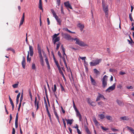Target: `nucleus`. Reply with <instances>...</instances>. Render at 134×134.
I'll list each match as a JSON object with an SVG mask.
<instances>
[{
    "mask_svg": "<svg viewBox=\"0 0 134 134\" xmlns=\"http://www.w3.org/2000/svg\"><path fill=\"white\" fill-rule=\"evenodd\" d=\"M73 40L76 41L75 42L76 44L79 45L80 46L85 47L88 46L87 44L85 43L82 41L80 40L78 38H74Z\"/></svg>",
    "mask_w": 134,
    "mask_h": 134,
    "instance_id": "1",
    "label": "nucleus"
},
{
    "mask_svg": "<svg viewBox=\"0 0 134 134\" xmlns=\"http://www.w3.org/2000/svg\"><path fill=\"white\" fill-rule=\"evenodd\" d=\"M102 59H97L95 60H93L92 62H90V63L91 66H93L99 64L102 61Z\"/></svg>",
    "mask_w": 134,
    "mask_h": 134,
    "instance_id": "2",
    "label": "nucleus"
},
{
    "mask_svg": "<svg viewBox=\"0 0 134 134\" xmlns=\"http://www.w3.org/2000/svg\"><path fill=\"white\" fill-rule=\"evenodd\" d=\"M108 77L107 76L105 75L103 76L102 79V87L103 88H105L107 86Z\"/></svg>",
    "mask_w": 134,
    "mask_h": 134,
    "instance_id": "3",
    "label": "nucleus"
},
{
    "mask_svg": "<svg viewBox=\"0 0 134 134\" xmlns=\"http://www.w3.org/2000/svg\"><path fill=\"white\" fill-rule=\"evenodd\" d=\"M51 11L52 13L53 16L55 17L57 22L59 23V25H60L62 20L60 19L59 18L58 16L56 15V13L53 9H51Z\"/></svg>",
    "mask_w": 134,
    "mask_h": 134,
    "instance_id": "4",
    "label": "nucleus"
},
{
    "mask_svg": "<svg viewBox=\"0 0 134 134\" xmlns=\"http://www.w3.org/2000/svg\"><path fill=\"white\" fill-rule=\"evenodd\" d=\"M116 83H114L111 86L109 87L106 90L105 92H109L115 90V88Z\"/></svg>",
    "mask_w": 134,
    "mask_h": 134,
    "instance_id": "5",
    "label": "nucleus"
},
{
    "mask_svg": "<svg viewBox=\"0 0 134 134\" xmlns=\"http://www.w3.org/2000/svg\"><path fill=\"white\" fill-rule=\"evenodd\" d=\"M63 36L64 38L68 40H73L74 39L73 38H72L71 36L70 35L67 34H64L63 35Z\"/></svg>",
    "mask_w": 134,
    "mask_h": 134,
    "instance_id": "6",
    "label": "nucleus"
},
{
    "mask_svg": "<svg viewBox=\"0 0 134 134\" xmlns=\"http://www.w3.org/2000/svg\"><path fill=\"white\" fill-rule=\"evenodd\" d=\"M37 97H36L35 98V100L34 102V104L35 107H36V111H37L38 109L39 108V101H37Z\"/></svg>",
    "mask_w": 134,
    "mask_h": 134,
    "instance_id": "7",
    "label": "nucleus"
},
{
    "mask_svg": "<svg viewBox=\"0 0 134 134\" xmlns=\"http://www.w3.org/2000/svg\"><path fill=\"white\" fill-rule=\"evenodd\" d=\"M29 46V51L30 55L31 56H32L34 54L33 49L32 46Z\"/></svg>",
    "mask_w": 134,
    "mask_h": 134,
    "instance_id": "8",
    "label": "nucleus"
},
{
    "mask_svg": "<svg viewBox=\"0 0 134 134\" xmlns=\"http://www.w3.org/2000/svg\"><path fill=\"white\" fill-rule=\"evenodd\" d=\"M90 78L92 84L94 86H96L97 85V83L95 81V80L93 79L91 75L90 76Z\"/></svg>",
    "mask_w": 134,
    "mask_h": 134,
    "instance_id": "9",
    "label": "nucleus"
},
{
    "mask_svg": "<svg viewBox=\"0 0 134 134\" xmlns=\"http://www.w3.org/2000/svg\"><path fill=\"white\" fill-rule=\"evenodd\" d=\"M18 113H17L16 115V118L15 120V128H17L18 127Z\"/></svg>",
    "mask_w": 134,
    "mask_h": 134,
    "instance_id": "10",
    "label": "nucleus"
},
{
    "mask_svg": "<svg viewBox=\"0 0 134 134\" xmlns=\"http://www.w3.org/2000/svg\"><path fill=\"white\" fill-rule=\"evenodd\" d=\"M25 13H23V15L20 21V23L19 25V27H20L23 23L24 20Z\"/></svg>",
    "mask_w": 134,
    "mask_h": 134,
    "instance_id": "11",
    "label": "nucleus"
},
{
    "mask_svg": "<svg viewBox=\"0 0 134 134\" xmlns=\"http://www.w3.org/2000/svg\"><path fill=\"white\" fill-rule=\"evenodd\" d=\"M65 120L66 121L67 124H69L70 125L72 124L73 122L74 121L73 119H65Z\"/></svg>",
    "mask_w": 134,
    "mask_h": 134,
    "instance_id": "12",
    "label": "nucleus"
},
{
    "mask_svg": "<svg viewBox=\"0 0 134 134\" xmlns=\"http://www.w3.org/2000/svg\"><path fill=\"white\" fill-rule=\"evenodd\" d=\"M64 4L65 5L67 8H70L71 9H72V7L69 4V2H65L64 3Z\"/></svg>",
    "mask_w": 134,
    "mask_h": 134,
    "instance_id": "13",
    "label": "nucleus"
},
{
    "mask_svg": "<svg viewBox=\"0 0 134 134\" xmlns=\"http://www.w3.org/2000/svg\"><path fill=\"white\" fill-rule=\"evenodd\" d=\"M61 48L62 49L63 52V56L64 57V55H65L66 58H67V55L65 53V49L63 44L61 45Z\"/></svg>",
    "mask_w": 134,
    "mask_h": 134,
    "instance_id": "14",
    "label": "nucleus"
},
{
    "mask_svg": "<svg viewBox=\"0 0 134 134\" xmlns=\"http://www.w3.org/2000/svg\"><path fill=\"white\" fill-rule=\"evenodd\" d=\"M57 86L55 84H54V88L52 87V90L53 92L54 93L55 96L56 98H57V96L55 94V92H56L57 90Z\"/></svg>",
    "mask_w": 134,
    "mask_h": 134,
    "instance_id": "15",
    "label": "nucleus"
},
{
    "mask_svg": "<svg viewBox=\"0 0 134 134\" xmlns=\"http://www.w3.org/2000/svg\"><path fill=\"white\" fill-rule=\"evenodd\" d=\"M46 63L47 64V67L48 69H50V66L49 63L48 62V59L46 57V58H45V59Z\"/></svg>",
    "mask_w": 134,
    "mask_h": 134,
    "instance_id": "16",
    "label": "nucleus"
},
{
    "mask_svg": "<svg viewBox=\"0 0 134 134\" xmlns=\"http://www.w3.org/2000/svg\"><path fill=\"white\" fill-rule=\"evenodd\" d=\"M116 102L118 104L121 106H123L124 105V103L118 99L116 100Z\"/></svg>",
    "mask_w": 134,
    "mask_h": 134,
    "instance_id": "17",
    "label": "nucleus"
},
{
    "mask_svg": "<svg viewBox=\"0 0 134 134\" xmlns=\"http://www.w3.org/2000/svg\"><path fill=\"white\" fill-rule=\"evenodd\" d=\"M78 26L80 28V30L81 31H82L83 28H84V26L81 23H79L78 25Z\"/></svg>",
    "mask_w": 134,
    "mask_h": 134,
    "instance_id": "18",
    "label": "nucleus"
},
{
    "mask_svg": "<svg viewBox=\"0 0 134 134\" xmlns=\"http://www.w3.org/2000/svg\"><path fill=\"white\" fill-rule=\"evenodd\" d=\"M42 4L41 0H39L38 7L40 10H43L42 7Z\"/></svg>",
    "mask_w": 134,
    "mask_h": 134,
    "instance_id": "19",
    "label": "nucleus"
},
{
    "mask_svg": "<svg viewBox=\"0 0 134 134\" xmlns=\"http://www.w3.org/2000/svg\"><path fill=\"white\" fill-rule=\"evenodd\" d=\"M60 37H57L55 38L53 40V43L54 44H55L56 42L59 41L60 40Z\"/></svg>",
    "mask_w": 134,
    "mask_h": 134,
    "instance_id": "20",
    "label": "nucleus"
},
{
    "mask_svg": "<svg viewBox=\"0 0 134 134\" xmlns=\"http://www.w3.org/2000/svg\"><path fill=\"white\" fill-rule=\"evenodd\" d=\"M76 113L77 116L79 117L80 121H81L82 119V117L81 115L80 114V113L79 111Z\"/></svg>",
    "mask_w": 134,
    "mask_h": 134,
    "instance_id": "21",
    "label": "nucleus"
},
{
    "mask_svg": "<svg viewBox=\"0 0 134 134\" xmlns=\"http://www.w3.org/2000/svg\"><path fill=\"white\" fill-rule=\"evenodd\" d=\"M63 30H65L66 31H68L69 33H72V34H75V32H72L71 31L69 30H68V29L67 28H64L63 29Z\"/></svg>",
    "mask_w": 134,
    "mask_h": 134,
    "instance_id": "22",
    "label": "nucleus"
},
{
    "mask_svg": "<svg viewBox=\"0 0 134 134\" xmlns=\"http://www.w3.org/2000/svg\"><path fill=\"white\" fill-rule=\"evenodd\" d=\"M20 93H19L17 95L16 99V103L17 104L18 103L19 98L20 97Z\"/></svg>",
    "mask_w": 134,
    "mask_h": 134,
    "instance_id": "23",
    "label": "nucleus"
},
{
    "mask_svg": "<svg viewBox=\"0 0 134 134\" xmlns=\"http://www.w3.org/2000/svg\"><path fill=\"white\" fill-rule=\"evenodd\" d=\"M120 119L123 120H129V118L128 117L126 116L121 117Z\"/></svg>",
    "mask_w": 134,
    "mask_h": 134,
    "instance_id": "24",
    "label": "nucleus"
},
{
    "mask_svg": "<svg viewBox=\"0 0 134 134\" xmlns=\"http://www.w3.org/2000/svg\"><path fill=\"white\" fill-rule=\"evenodd\" d=\"M85 128V130L86 132L88 134H91L90 132V131L89 129H88V127L86 126H84Z\"/></svg>",
    "mask_w": 134,
    "mask_h": 134,
    "instance_id": "25",
    "label": "nucleus"
},
{
    "mask_svg": "<svg viewBox=\"0 0 134 134\" xmlns=\"http://www.w3.org/2000/svg\"><path fill=\"white\" fill-rule=\"evenodd\" d=\"M21 64L23 68L24 69L25 68L26 65V63L25 61H22Z\"/></svg>",
    "mask_w": 134,
    "mask_h": 134,
    "instance_id": "26",
    "label": "nucleus"
},
{
    "mask_svg": "<svg viewBox=\"0 0 134 134\" xmlns=\"http://www.w3.org/2000/svg\"><path fill=\"white\" fill-rule=\"evenodd\" d=\"M98 116L101 119H102L105 118L104 115L102 114H99Z\"/></svg>",
    "mask_w": 134,
    "mask_h": 134,
    "instance_id": "27",
    "label": "nucleus"
},
{
    "mask_svg": "<svg viewBox=\"0 0 134 134\" xmlns=\"http://www.w3.org/2000/svg\"><path fill=\"white\" fill-rule=\"evenodd\" d=\"M29 51H28V54L27 56V62H30L31 60V58H29Z\"/></svg>",
    "mask_w": 134,
    "mask_h": 134,
    "instance_id": "28",
    "label": "nucleus"
},
{
    "mask_svg": "<svg viewBox=\"0 0 134 134\" xmlns=\"http://www.w3.org/2000/svg\"><path fill=\"white\" fill-rule=\"evenodd\" d=\"M38 53L39 54L40 59L43 58L41 53V51L38 52Z\"/></svg>",
    "mask_w": 134,
    "mask_h": 134,
    "instance_id": "29",
    "label": "nucleus"
},
{
    "mask_svg": "<svg viewBox=\"0 0 134 134\" xmlns=\"http://www.w3.org/2000/svg\"><path fill=\"white\" fill-rule=\"evenodd\" d=\"M59 33H58V34H55L53 36V40H54V39L57 37V36L59 35Z\"/></svg>",
    "mask_w": 134,
    "mask_h": 134,
    "instance_id": "30",
    "label": "nucleus"
},
{
    "mask_svg": "<svg viewBox=\"0 0 134 134\" xmlns=\"http://www.w3.org/2000/svg\"><path fill=\"white\" fill-rule=\"evenodd\" d=\"M93 71L94 73L96 75L98 74L99 73V72L96 69H93Z\"/></svg>",
    "mask_w": 134,
    "mask_h": 134,
    "instance_id": "31",
    "label": "nucleus"
},
{
    "mask_svg": "<svg viewBox=\"0 0 134 134\" xmlns=\"http://www.w3.org/2000/svg\"><path fill=\"white\" fill-rule=\"evenodd\" d=\"M40 62H41V64L42 66H44V62L43 61V58L40 59Z\"/></svg>",
    "mask_w": 134,
    "mask_h": 134,
    "instance_id": "32",
    "label": "nucleus"
},
{
    "mask_svg": "<svg viewBox=\"0 0 134 134\" xmlns=\"http://www.w3.org/2000/svg\"><path fill=\"white\" fill-rule=\"evenodd\" d=\"M44 104H45V107H46V111H47L48 110H48H48V106H47V103L46 101V100L45 99V101H44Z\"/></svg>",
    "mask_w": 134,
    "mask_h": 134,
    "instance_id": "33",
    "label": "nucleus"
},
{
    "mask_svg": "<svg viewBox=\"0 0 134 134\" xmlns=\"http://www.w3.org/2000/svg\"><path fill=\"white\" fill-rule=\"evenodd\" d=\"M62 59L63 60V61L64 62V64H65L66 67L67 68V64H66V61H65V57L63 56V57H62Z\"/></svg>",
    "mask_w": 134,
    "mask_h": 134,
    "instance_id": "34",
    "label": "nucleus"
},
{
    "mask_svg": "<svg viewBox=\"0 0 134 134\" xmlns=\"http://www.w3.org/2000/svg\"><path fill=\"white\" fill-rule=\"evenodd\" d=\"M98 96L99 97H100V98H103L104 99H106L105 98H104V97L103 95L100 94V93H98Z\"/></svg>",
    "mask_w": 134,
    "mask_h": 134,
    "instance_id": "35",
    "label": "nucleus"
},
{
    "mask_svg": "<svg viewBox=\"0 0 134 134\" xmlns=\"http://www.w3.org/2000/svg\"><path fill=\"white\" fill-rule=\"evenodd\" d=\"M60 86L61 88V90L62 91H64V92L65 91V90L63 86L62 85V84L61 83H60Z\"/></svg>",
    "mask_w": 134,
    "mask_h": 134,
    "instance_id": "36",
    "label": "nucleus"
},
{
    "mask_svg": "<svg viewBox=\"0 0 134 134\" xmlns=\"http://www.w3.org/2000/svg\"><path fill=\"white\" fill-rule=\"evenodd\" d=\"M93 121L95 124L96 125H97L98 124V122L96 120V118H94L93 119Z\"/></svg>",
    "mask_w": 134,
    "mask_h": 134,
    "instance_id": "37",
    "label": "nucleus"
},
{
    "mask_svg": "<svg viewBox=\"0 0 134 134\" xmlns=\"http://www.w3.org/2000/svg\"><path fill=\"white\" fill-rule=\"evenodd\" d=\"M100 127L103 130H104L105 131H106L107 130H108L109 129L108 128H106L105 127H104L103 126H100Z\"/></svg>",
    "mask_w": 134,
    "mask_h": 134,
    "instance_id": "38",
    "label": "nucleus"
},
{
    "mask_svg": "<svg viewBox=\"0 0 134 134\" xmlns=\"http://www.w3.org/2000/svg\"><path fill=\"white\" fill-rule=\"evenodd\" d=\"M55 64L56 66H57V67H58V68H59V69H60V67L59 66L58 61H55Z\"/></svg>",
    "mask_w": 134,
    "mask_h": 134,
    "instance_id": "39",
    "label": "nucleus"
},
{
    "mask_svg": "<svg viewBox=\"0 0 134 134\" xmlns=\"http://www.w3.org/2000/svg\"><path fill=\"white\" fill-rule=\"evenodd\" d=\"M103 10L104 12H107L108 11V9L107 6L103 8Z\"/></svg>",
    "mask_w": 134,
    "mask_h": 134,
    "instance_id": "40",
    "label": "nucleus"
},
{
    "mask_svg": "<svg viewBox=\"0 0 134 134\" xmlns=\"http://www.w3.org/2000/svg\"><path fill=\"white\" fill-rule=\"evenodd\" d=\"M23 91H22V92L21 93V96L20 98V102H21L22 101L23 99Z\"/></svg>",
    "mask_w": 134,
    "mask_h": 134,
    "instance_id": "41",
    "label": "nucleus"
},
{
    "mask_svg": "<svg viewBox=\"0 0 134 134\" xmlns=\"http://www.w3.org/2000/svg\"><path fill=\"white\" fill-rule=\"evenodd\" d=\"M60 44H61V43H60V42H59L57 44V47L56 48V49L57 50H58V49H59V48L60 46Z\"/></svg>",
    "mask_w": 134,
    "mask_h": 134,
    "instance_id": "42",
    "label": "nucleus"
},
{
    "mask_svg": "<svg viewBox=\"0 0 134 134\" xmlns=\"http://www.w3.org/2000/svg\"><path fill=\"white\" fill-rule=\"evenodd\" d=\"M106 118L108 120H111L112 119V117L110 116H106Z\"/></svg>",
    "mask_w": 134,
    "mask_h": 134,
    "instance_id": "43",
    "label": "nucleus"
},
{
    "mask_svg": "<svg viewBox=\"0 0 134 134\" xmlns=\"http://www.w3.org/2000/svg\"><path fill=\"white\" fill-rule=\"evenodd\" d=\"M7 51H11L13 52V53H15V51L14 50L11 48H7Z\"/></svg>",
    "mask_w": 134,
    "mask_h": 134,
    "instance_id": "44",
    "label": "nucleus"
},
{
    "mask_svg": "<svg viewBox=\"0 0 134 134\" xmlns=\"http://www.w3.org/2000/svg\"><path fill=\"white\" fill-rule=\"evenodd\" d=\"M90 104L91 105L93 106H95L96 105L95 103L93 102H92Z\"/></svg>",
    "mask_w": 134,
    "mask_h": 134,
    "instance_id": "45",
    "label": "nucleus"
},
{
    "mask_svg": "<svg viewBox=\"0 0 134 134\" xmlns=\"http://www.w3.org/2000/svg\"><path fill=\"white\" fill-rule=\"evenodd\" d=\"M129 18H130V20L131 21H133V19L132 17V14L130 13L129 14Z\"/></svg>",
    "mask_w": 134,
    "mask_h": 134,
    "instance_id": "46",
    "label": "nucleus"
},
{
    "mask_svg": "<svg viewBox=\"0 0 134 134\" xmlns=\"http://www.w3.org/2000/svg\"><path fill=\"white\" fill-rule=\"evenodd\" d=\"M87 102L89 104H90L92 102L91 99L90 98H87Z\"/></svg>",
    "mask_w": 134,
    "mask_h": 134,
    "instance_id": "47",
    "label": "nucleus"
},
{
    "mask_svg": "<svg viewBox=\"0 0 134 134\" xmlns=\"http://www.w3.org/2000/svg\"><path fill=\"white\" fill-rule=\"evenodd\" d=\"M18 84L16 83V84H15L13 85L12 86H13V87L14 88H16L18 87Z\"/></svg>",
    "mask_w": 134,
    "mask_h": 134,
    "instance_id": "48",
    "label": "nucleus"
},
{
    "mask_svg": "<svg viewBox=\"0 0 134 134\" xmlns=\"http://www.w3.org/2000/svg\"><path fill=\"white\" fill-rule=\"evenodd\" d=\"M126 128L128 130L130 131L131 132L132 131L133 129L131 127H129L128 126H127Z\"/></svg>",
    "mask_w": 134,
    "mask_h": 134,
    "instance_id": "49",
    "label": "nucleus"
},
{
    "mask_svg": "<svg viewBox=\"0 0 134 134\" xmlns=\"http://www.w3.org/2000/svg\"><path fill=\"white\" fill-rule=\"evenodd\" d=\"M32 69H36L35 65L34 63H32Z\"/></svg>",
    "mask_w": 134,
    "mask_h": 134,
    "instance_id": "50",
    "label": "nucleus"
},
{
    "mask_svg": "<svg viewBox=\"0 0 134 134\" xmlns=\"http://www.w3.org/2000/svg\"><path fill=\"white\" fill-rule=\"evenodd\" d=\"M103 102L102 101L99 102L98 103V104L99 105L101 106H103Z\"/></svg>",
    "mask_w": 134,
    "mask_h": 134,
    "instance_id": "51",
    "label": "nucleus"
},
{
    "mask_svg": "<svg viewBox=\"0 0 134 134\" xmlns=\"http://www.w3.org/2000/svg\"><path fill=\"white\" fill-rule=\"evenodd\" d=\"M109 71L110 72H115L116 71V70L114 69H110L109 70Z\"/></svg>",
    "mask_w": 134,
    "mask_h": 134,
    "instance_id": "52",
    "label": "nucleus"
},
{
    "mask_svg": "<svg viewBox=\"0 0 134 134\" xmlns=\"http://www.w3.org/2000/svg\"><path fill=\"white\" fill-rule=\"evenodd\" d=\"M57 4L58 6L60 5V0H56Z\"/></svg>",
    "mask_w": 134,
    "mask_h": 134,
    "instance_id": "53",
    "label": "nucleus"
},
{
    "mask_svg": "<svg viewBox=\"0 0 134 134\" xmlns=\"http://www.w3.org/2000/svg\"><path fill=\"white\" fill-rule=\"evenodd\" d=\"M37 49L38 50V52L41 51V47L39 46V44H38L37 45Z\"/></svg>",
    "mask_w": 134,
    "mask_h": 134,
    "instance_id": "54",
    "label": "nucleus"
},
{
    "mask_svg": "<svg viewBox=\"0 0 134 134\" xmlns=\"http://www.w3.org/2000/svg\"><path fill=\"white\" fill-rule=\"evenodd\" d=\"M58 69L59 70V72L60 74L61 75L63 74V72L61 70L60 67V69H59V68H58Z\"/></svg>",
    "mask_w": 134,
    "mask_h": 134,
    "instance_id": "55",
    "label": "nucleus"
},
{
    "mask_svg": "<svg viewBox=\"0 0 134 134\" xmlns=\"http://www.w3.org/2000/svg\"><path fill=\"white\" fill-rule=\"evenodd\" d=\"M58 55L59 56L60 58H62V56L61 55V53H60V51H58Z\"/></svg>",
    "mask_w": 134,
    "mask_h": 134,
    "instance_id": "56",
    "label": "nucleus"
},
{
    "mask_svg": "<svg viewBox=\"0 0 134 134\" xmlns=\"http://www.w3.org/2000/svg\"><path fill=\"white\" fill-rule=\"evenodd\" d=\"M122 87V86L121 85H120V84H119L118 85V86H117V88H119L120 89H121Z\"/></svg>",
    "mask_w": 134,
    "mask_h": 134,
    "instance_id": "57",
    "label": "nucleus"
},
{
    "mask_svg": "<svg viewBox=\"0 0 134 134\" xmlns=\"http://www.w3.org/2000/svg\"><path fill=\"white\" fill-rule=\"evenodd\" d=\"M61 13H62L63 14H64V12L63 11V7L62 5L61 6Z\"/></svg>",
    "mask_w": 134,
    "mask_h": 134,
    "instance_id": "58",
    "label": "nucleus"
},
{
    "mask_svg": "<svg viewBox=\"0 0 134 134\" xmlns=\"http://www.w3.org/2000/svg\"><path fill=\"white\" fill-rule=\"evenodd\" d=\"M55 117H56V118H57V119L58 121V122L59 123H60V120H59V117L58 115H57L56 116H55Z\"/></svg>",
    "mask_w": 134,
    "mask_h": 134,
    "instance_id": "59",
    "label": "nucleus"
},
{
    "mask_svg": "<svg viewBox=\"0 0 134 134\" xmlns=\"http://www.w3.org/2000/svg\"><path fill=\"white\" fill-rule=\"evenodd\" d=\"M77 131L78 134H82L81 132L79 129H77Z\"/></svg>",
    "mask_w": 134,
    "mask_h": 134,
    "instance_id": "60",
    "label": "nucleus"
},
{
    "mask_svg": "<svg viewBox=\"0 0 134 134\" xmlns=\"http://www.w3.org/2000/svg\"><path fill=\"white\" fill-rule=\"evenodd\" d=\"M15 130L14 128H13L12 134H15Z\"/></svg>",
    "mask_w": 134,
    "mask_h": 134,
    "instance_id": "61",
    "label": "nucleus"
},
{
    "mask_svg": "<svg viewBox=\"0 0 134 134\" xmlns=\"http://www.w3.org/2000/svg\"><path fill=\"white\" fill-rule=\"evenodd\" d=\"M111 129L114 132L118 131V129H115L113 128H111Z\"/></svg>",
    "mask_w": 134,
    "mask_h": 134,
    "instance_id": "62",
    "label": "nucleus"
},
{
    "mask_svg": "<svg viewBox=\"0 0 134 134\" xmlns=\"http://www.w3.org/2000/svg\"><path fill=\"white\" fill-rule=\"evenodd\" d=\"M126 88L128 89H133V87L132 86H130L129 87L127 86Z\"/></svg>",
    "mask_w": 134,
    "mask_h": 134,
    "instance_id": "63",
    "label": "nucleus"
},
{
    "mask_svg": "<svg viewBox=\"0 0 134 134\" xmlns=\"http://www.w3.org/2000/svg\"><path fill=\"white\" fill-rule=\"evenodd\" d=\"M10 104H11L12 106H14V103H13L12 100H10Z\"/></svg>",
    "mask_w": 134,
    "mask_h": 134,
    "instance_id": "64",
    "label": "nucleus"
}]
</instances>
